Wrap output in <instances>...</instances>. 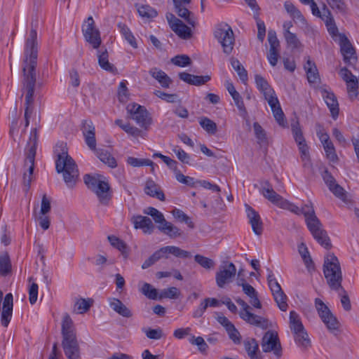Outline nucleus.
I'll return each mask as SVG.
<instances>
[{"instance_id": "1", "label": "nucleus", "mask_w": 359, "mask_h": 359, "mask_svg": "<svg viewBox=\"0 0 359 359\" xmlns=\"http://www.w3.org/2000/svg\"><path fill=\"white\" fill-rule=\"evenodd\" d=\"M37 33L34 29L29 32L26 41L25 59L22 67V91L25 95V127L29 124V118L33 112L34 93L36 81V67L37 65Z\"/></svg>"}, {"instance_id": "2", "label": "nucleus", "mask_w": 359, "mask_h": 359, "mask_svg": "<svg viewBox=\"0 0 359 359\" xmlns=\"http://www.w3.org/2000/svg\"><path fill=\"white\" fill-rule=\"evenodd\" d=\"M57 155L55 169L57 173H62L63 180L69 188H73L78 181L79 172L74 160L68 154L67 145L64 142L56 145Z\"/></svg>"}, {"instance_id": "3", "label": "nucleus", "mask_w": 359, "mask_h": 359, "mask_svg": "<svg viewBox=\"0 0 359 359\" xmlns=\"http://www.w3.org/2000/svg\"><path fill=\"white\" fill-rule=\"evenodd\" d=\"M62 346L67 359H81L80 347L76 338L74 323L69 315L62 322Z\"/></svg>"}, {"instance_id": "4", "label": "nucleus", "mask_w": 359, "mask_h": 359, "mask_svg": "<svg viewBox=\"0 0 359 359\" xmlns=\"http://www.w3.org/2000/svg\"><path fill=\"white\" fill-rule=\"evenodd\" d=\"M255 79L257 87L264 94L271 109L275 119L280 126L284 127L285 126V116L274 90L270 87L267 81L261 75L256 74Z\"/></svg>"}, {"instance_id": "5", "label": "nucleus", "mask_w": 359, "mask_h": 359, "mask_svg": "<svg viewBox=\"0 0 359 359\" xmlns=\"http://www.w3.org/2000/svg\"><path fill=\"white\" fill-rule=\"evenodd\" d=\"M37 130L36 128H34L31 131L29 140L27 142L25 150V159L24 166L27 167V170L23 173L22 183L24 185V191L25 192L29 191L32 180L37 147Z\"/></svg>"}, {"instance_id": "6", "label": "nucleus", "mask_w": 359, "mask_h": 359, "mask_svg": "<svg viewBox=\"0 0 359 359\" xmlns=\"http://www.w3.org/2000/svg\"><path fill=\"white\" fill-rule=\"evenodd\" d=\"M323 273L329 286L334 290L341 287L342 274L339 262L332 253L326 255L323 264Z\"/></svg>"}, {"instance_id": "7", "label": "nucleus", "mask_w": 359, "mask_h": 359, "mask_svg": "<svg viewBox=\"0 0 359 359\" xmlns=\"http://www.w3.org/2000/svg\"><path fill=\"white\" fill-rule=\"evenodd\" d=\"M290 327L293 332L295 342L304 349L311 346V341L305 331L299 316L294 311L290 313Z\"/></svg>"}, {"instance_id": "8", "label": "nucleus", "mask_w": 359, "mask_h": 359, "mask_svg": "<svg viewBox=\"0 0 359 359\" xmlns=\"http://www.w3.org/2000/svg\"><path fill=\"white\" fill-rule=\"evenodd\" d=\"M214 36L221 44L224 53H231L235 43V37L231 27L226 23L218 25L215 31Z\"/></svg>"}, {"instance_id": "9", "label": "nucleus", "mask_w": 359, "mask_h": 359, "mask_svg": "<svg viewBox=\"0 0 359 359\" xmlns=\"http://www.w3.org/2000/svg\"><path fill=\"white\" fill-rule=\"evenodd\" d=\"M315 306L319 316L325 324L327 328L330 332L337 335L339 327V323L337 318L320 299L316 298L315 299Z\"/></svg>"}, {"instance_id": "10", "label": "nucleus", "mask_w": 359, "mask_h": 359, "mask_svg": "<svg viewBox=\"0 0 359 359\" xmlns=\"http://www.w3.org/2000/svg\"><path fill=\"white\" fill-rule=\"evenodd\" d=\"M82 33L85 40L94 49H97L100 46L102 43L100 32L95 27V23L92 16H89L83 22Z\"/></svg>"}, {"instance_id": "11", "label": "nucleus", "mask_w": 359, "mask_h": 359, "mask_svg": "<svg viewBox=\"0 0 359 359\" xmlns=\"http://www.w3.org/2000/svg\"><path fill=\"white\" fill-rule=\"evenodd\" d=\"M236 303L241 306L243 310L240 312V317L250 323L262 329H267L269 327V320L262 316L255 315L250 311V306L241 298L236 299Z\"/></svg>"}, {"instance_id": "12", "label": "nucleus", "mask_w": 359, "mask_h": 359, "mask_svg": "<svg viewBox=\"0 0 359 359\" xmlns=\"http://www.w3.org/2000/svg\"><path fill=\"white\" fill-rule=\"evenodd\" d=\"M127 111L132 116V118L145 130H147L151 124L152 118L144 107L136 103H131L127 106Z\"/></svg>"}, {"instance_id": "13", "label": "nucleus", "mask_w": 359, "mask_h": 359, "mask_svg": "<svg viewBox=\"0 0 359 359\" xmlns=\"http://www.w3.org/2000/svg\"><path fill=\"white\" fill-rule=\"evenodd\" d=\"M262 348L264 353L273 352L278 359L282 355V348L276 332L267 331L262 339Z\"/></svg>"}, {"instance_id": "14", "label": "nucleus", "mask_w": 359, "mask_h": 359, "mask_svg": "<svg viewBox=\"0 0 359 359\" xmlns=\"http://www.w3.org/2000/svg\"><path fill=\"white\" fill-rule=\"evenodd\" d=\"M314 239L325 249H330L332 243L327 231L323 229V224L318 219H314L312 223L306 225Z\"/></svg>"}, {"instance_id": "15", "label": "nucleus", "mask_w": 359, "mask_h": 359, "mask_svg": "<svg viewBox=\"0 0 359 359\" xmlns=\"http://www.w3.org/2000/svg\"><path fill=\"white\" fill-rule=\"evenodd\" d=\"M236 273V268L231 262H225L219 268L215 275L217 285L222 288L224 285L231 281V279Z\"/></svg>"}, {"instance_id": "16", "label": "nucleus", "mask_w": 359, "mask_h": 359, "mask_svg": "<svg viewBox=\"0 0 359 359\" xmlns=\"http://www.w3.org/2000/svg\"><path fill=\"white\" fill-rule=\"evenodd\" d=\"M339 75L346 82L349 98L352 100L357 98L358 95V81L357 77L346 67L340 69Z\"/></svg>"}, {"instance_id": "17", "label": "nucleus", "mask_w": 359, "mask_h": 359, "mask_svg": "<svg viewBox=\"0 0 359 359\" xmlns=\"http://www.w3.org/2000/svg\"><path fill=\"white\" fill-rule=\"evenodd\" d=\"M339 46L344 62L348 65H353L357 61L355 49L344 34H339Z\"/></svg>"}, {"instance_id": "18", "label": "nucleus", "mask_w": 359, "mask_h": 359, "mask_svg": "<svg viewBox=\"0 0 359 359\" xmlns=\"http://www.w3.org/2000/svg\"><path fill=\"white\" fill-rule=\"evenodd\" d=\"M166 19L171 29L181 39H187L191 36V29L171 13L166 14Z\"/></svg>"}, {"instance_id": "19", "label": "nucleus", "mask_w": 359, "mask_h": 359, "mask_svg": "<svg viewBox=\"0 0 359 359\" xmlns=\"http://www.w3.org/2000/svg\"><path fill=\"white\" fill-rule=\"evenodd\" d=\"M167 254H172L176 257L187 258L190 257V252L184 250H182L177 246H165L160 248L154 252L150 257L152 260L156 263L160 259L163 257L168 258Z\"/></svg>"}, {"instance_id": "20", "label": "nucleus", "mask_w": 359, "mask_h": 359, "mask_svg": "<svg viewBox=\"0 0 359 359\" xmlns=\"http://www.w3.org/2000/svg\"><path fill=\"white\" fill-rule=\"evenodd\" d=\"M260 192L265 198L276 205H283L285 204L284 198L278 194L272 187V185L268 180H263L260 182Z\"/></svg>"}, {"instance_id": "21", "label": "nucleus", "mask_w": 359, "mask_h": 359, "mask_svg": "<svg viewBox=\"0 0 359 359\" xmlns=\"http://www.w3.org/2000/svg\"><path fill=\"white\" fill-rule=\"evenodd\" d=\"M268 41L270 45V49L267 54V59L270 65L274 67L276 65L278 60L280 48V42L274 30H269L268 32Z\"/></svg>"}, {"instance_id": "22", "label": "nucleus", "mask_w": 359, "mask_h": 359, "mask_svg": "<svg viewBox=\"0 0 359 359\" xmlns=\"http://www.w3.org/2000/svg\"><path fill=\"white\" fill-rule=\"evenodd\" d=\"M245 208L247 217L252 226L253 232L256 235H261L263 231V223L259 213L247 204L245 205Z\"/></svg>"}, {"instance_id": "23", "label": "nucleus", "mask_w": 359, "mask_h": 359, "mask_svg": "<svg viewBox=\"0 0 359 359\" xmlns=\"http://www.w3.org/2000/svg\"><path fill=\"white\" fill-rule=\"evenodd\" d=\"M131 221L136 229H140L144 233L151 234L154 230V225L151 219L146 216L134 215Z\"/></svg>"}, {"instance_id": "24", "label": "nucleus", "mask_w": 359, "mask_h": 359, "mask_svg": "<svg viewBox=\"0 0 359 359\" xmlns=\"http://www.w3.org/2000/svg\"><path fill=\"white\" fill-rule=\"evenodd\" d=\"M13 295L11 293L6 294L3 302V309L1 312V324L4 327H7L12 316L13 311Z\"/></svg>"}, {"instance_id": "25", "label": "nucleus", "mask_w": 359, "mask_h": 359, "mask_svg": "<svg viewBox=\"0 0 359 359\" xmlns=\"http://www.w3.org/2000/svg\"><path fill=\"white\" fill-rule=\"evenodd\" d=\"M98 198L100 205L107 206L109 205L111 199V194L110 192V187L107 182H102L93 191Z\"/></svg>"}, {"instance_id": "26", "label": "nucleus", "mask_w": 359, "mask_h": 359, "mask_svg": "<svg viewBox=\"0 0 359 359\" xmlns=\"http://www.w3.org/2000/svg\"><path fill=\"white\" fill-rule=\"evenodd\" d=\"M144 191L147 195L152 198H156L161 201L165 200V194L161 187L151 179L146 181Z\"/></svg>"}, {"instance_id": "27", "label": "nucleus", "mask_w": 359, "mask_h": 359, "mask_svg": "<svg viewBox=\"0 0 359 359\" xmlns=\"http://www.w3.org/2000/svg\"><path fill=\"white\" fill-rule=\"evenodd\" d=\"M322 96L329 108L331 116L334 119H336L339 116V104L337 99L332 92H329L326 90H323Z\"/></svg>"}, {"instance_id": "28", "label": "nucleus", "mask_w": 359, "mask_h": 359, "mask_svg": "<svg viewBox=\"0 0 359 359\" xmlns=\"http://www.w3.org/2000/svg\"><path fill=\"white\" fill-rule=\"evenodd\" d=\"M322 20L324 21L329 34L332 36H336L338 33V28L336 26L335 22H334L333 16L331 13V11L329 10V8L327 7V6L325 4H323V6Z\"/></svg>"}, {"instance_id": "29", "label": "nucleus", "mask_w": 359, "mask_h": 359, "mask_svg": "<svg viewBox=\"0 0 359 359\" xmlns=\"http://www.w3.org/2000/svg\"><path fill=\"white\" fill-rule=\"evenodd\" d=\"M149 74L156 79L163 88H168L172 83V80L163 70L153 67L149 72Z\"/></svg>"}, {"instance_id": "30", "label": "nucleus", "mask_w": 359, "mask_h": 359, "mask_svg": "<svg viewBox=\"0 0 359 359\" xmlns=\"http://www.w3.org/2000/svg\"><path fill=\"white\" fill-rule=\"evenodd\" d=\"M109 306L115 312L124 318H130L133 316L132 311L118 299H111L109 301Z\"/></svg>"}, {"instance_id": "31", "label": "nucleus", "mask_w": 359, "mask_h": 359, "mask_svg": "<svg viewBox=\"0 0 359 359\" xmlns=\"http://www.w3.org/2000/svg\"><path fill=\"white\" fill-rule=\"evenodd\" d=\"M304 69L306 72L308 81L310 83H316L320 81V76L316 64L310 59H308L304 65Z\"/></svg>"}, {"instance_id": "32", "label": "nucleus", "mask_w": 359, "mask_h": 359, "mask_svg": "<svg viewBox=\"0 0 359 359\" xmlns=\"http://www.w3.org/2000/svg\"><path fill=\"white\" fill-rule=\"evenodd\" d=\"M174 7L175 12L180 18H184L189 25L195 26L196 20L194 15L182 4H174Z\"/></svg>"}, {"instance_id": "33", "label": "nucleus", "mask_w": 359, "mask_h": 359, "mask_svg": "<svg viewBox=\"0 0 359 359\" xmlns=\"http://www.w3.org/2000/svg\"><path fill=\"white\" fill-rule=\"evenodd\" d=\"M95 153L97 158L109 167L114 168L117 166L116 160L108 151L103 149H98Z\"/></svg>"}, {"instance_id": "34", "label": "nucleus", "mask_w": 359, "mask_h": 359, "mask_svg": "<svg viewBox=\"0 0 359 359\" xmlns=\"http://www.w3.org/2000/svg\"><path fill=\"white\" fill-rule=\"evenodd\" d=\"M158 228L161 232L168 235L170 238H177L182 235V231L178 227L174 226L166 220L159 225Z\"/></svg>"}, {"instance_id": "35", "label": "nucleus", "mask_w": 359, "mask_h": 359, "mask_svg": "<svg viewBox=\"0 0 359 359\" xmlns=\"http://www.w3.org/2000/svg\"><path fill=\"white\" fill-rule=\"evenodd\" d=\"M245 348L250 359H262V356L258 353L259 345L255 339L245 341Z\"/></svg>"}, {"instance_id": "36", "label": "nucleus", "mask_w": 359, "mask_h": 359, "mask_svg": "<svg viewBox=\"0 0 359 359\" xmlns=\"http://www.w3.org/2000/svg\"><path fill=\"white\" fill-rule=\"evenodd\" d=\"M98 64L100 67L106 71L113 72L114 67L112 64L109 62V54L107 50L105 49L104 51H99L97 53Z\"/></svg>"}, {"instance_id": "37", "label": "nucleus", "mask_w": 359, "mask_h": 359, "mask_svg": "<svg viewBox=\"0 0 359 359\" xmlns=\"http://www.w3.org/2000/svg\"><path fill=\"white\" fill-rule=\"evenodd\" d=\"M118 27L120 29L121 33L123 34L126 40L130 43V45L134 48H137V43L136 42V39L130 29L123 23L119 22L117 25Z\"/></svg>"}, {"instance_id": "38", "label": "nucleus", "mask_w": 359, "mask_h": 359, "mask_svg": "<svg viewBox=\"0 0 359 359\" xmlns=\"http://www.w3.org/2000/svg\"><path fill=\"white\" fill-rule=\"evenodd\" d=\"M231 65L234 70L237 72L240 79L243 83H245L248 79V72L244 67L241 65L238 60L231 58Z\"/></svg>"}, {"instance_id": "39", "label": "nucleus", "mask_w": 359, "mask_h": 359, "mask_svg": "<svg viewBox=\"0 0 359 359\" xmlns=\"http://www.w3.org/2000/svg\"><path fill=\"white\" fill-rule=\"evenodd\" d=\"M127 163L133 167H141V166H151V170H154V163L147 158H137L132 156H129L127 158Z\"/></svg>"}, {"instance_id": "40", "label": "nucleus", "mask_w": 359, "mask_h": 359, "mask_svg": "<svg viewBox=\"0 0 359 359\" xmlns=\"http://www.w3.org/2000/svg\"><path fill=\"white\" fill-rule=\"evenodd\" d=\"M11 272V263L8 254L0 256V275L6 276Z\"/></svg>"}, {"instance_id": "41", "label": "nucleus", "mask_w": 359, "mask_h": 359, "mask_svg": "<svg viewBox=\"0 0 359 359\" xmlns=\"http://www.w3.org/2000/svg\"><path fill=\"white\" fill-rule=\"evenodd\" d=\"M301 214L304 215L306 225L312 223V221L314 219H318L311 205H305L302 207L301 208Z\"/></svg>"}, {"instance_id": "42", "label": "nucleus", "mask_w": 359, "mask_h": 359, "mask_svg": "<svg viewBox=\"0 0 359 359\" xmlns=\"http://www.w3.org/2000/svg\"><path fill=\"white\" fill-rule=\"evenodd\" d=\"M200 126L208 133L214 135L217 132V124L207 117L201 118L199 121Z\"/></svg>"}, {"instance_id": "43", "label": "nucleus", "mask_w": 359, "mask_h": 359, "mask_svg": "<svg viewBox=\"0 0 359 359\" xmlns=\"http://www.w3.org/2000/svg\"><path fill=\"white\" fill-rule=\"evenodd\" d=\"M172 215L175 219L180 220L182 222H184L185 224H187V226L190 229L194 228V226H195L194 224L191 220V218L187 214H185L182 210H181L180 209H175L172 211Z\"/></svg>"}, {"instance_id": "44", "label": "nucleus", "mask_w": 359, "mask_h": 359, "mask_svg": "<svg viewBox=\"0 0 359 359\" xmlns=\"http://www.w3.org/2000/svg\"><path fill=\"white\" fill-rule=\"evenodd\" d=\"M144 213L152 217L155 222L160 224V225L165 220L164 215L156 208L153 207H149L144 210Z\"/></svg>"}, {"instance_id": "45", "label": "nucleus", "mask_w": 359, "mask_h": 359, "mask_svg": "<svg viewBox=\"0 0 359 359\" xmlns=\"http://www.w3.org/2000/svg\"><path fill=\"white\" fill-rule=\"evenodd\" d=\"M140 15L142 18H153L157 15L156 11L148 5H142L137 8Z\"/></svg>"}, {"instance_id": "46", "label": "nucleus", "mask_w": 359, "mask_h": 359, "mask_svg": "<svg viewBox=\"0 0 359 359\" xmlns=\"http://www.w3.org/2000/svg\"><path fill=\"white\" fill-rule=\"evenodd\" d=\"M273 297V299L275 302H276L278 308L283 311H285L287 309V296L284 293L283 290L280 291L278 293L272 294Z\"/></svg>"}, {"instance_id": "47", "label": "nucleus", "mask_w": 359, "mask_h": 359, "mask_svg": "<svg viewBox=\"0 0 359 359\" xmlns=\"http://www.w3.org/2000/svg\"><path fill=\"white\" fill-rule=\"evenodd\" d=\"M194 260L205 269H210L215 266V262L212 259L201 255H195Z\"/></svg>"}, {"instance_id": "48", "label": "nucleus", "mask_w": 359, "mask_h": 359, "mask_svg": "<svg viewBox=\"0 0 359 359\" xmlns=\"http://www.w3.org/2000/svg\"><path fill=\"white\" fill-rule=\"evenodd\" d=\"M141 292L150 299H156L158 298L157 290L149 283H144L141 288Z\"/></svg>"}, {"instance_id": "49", "label": "nucleus", "mask_w": 359, "mask_h": 359, "mask_svg": "<svg viewBox=\"0 0 359 359\" xmlns=\"http://www.w3.org/2000/svg\"><path fill=\"white\" fill-rule=\"evenodd\" d=\"M299 147V150L301 153L302 160L304 162V165L306 166L310 163L309 147L306 144V140H303L297 143Z\"/></svg>"}, {"instance_id": "50", "label": "nucleus", "mask_w": 359, "mask_h": 359, "mask_svg": "<svg viewBox=\"0 0 359 359\" xmlns=\"http://www.w3.org/2000/svg\"><path fill=\"white\" fill-rule=\"evenodd\" d=\"M330 8L339 13H345L347 6L344 0H326Z\"/></svg>"}, {"instance_id": "51", "label": "nucleus", "mask_w": 359, "mask_h": 359, "mask_svg": "<svg viewBox=\"0 0 359 359\" xmlns=\"http://www.w3.org/2000/svg\"><path fill=\"white\" fill-rule=\"evenodd\" d=\"M93 303V300L90 299H81L75 304V309L78 313H83L89 310Z\"/></svg>"}, {"instance_id": "52", "label": "nucleus", "mask_w": 359, "mask_h": 359, "mask_svg": "<svg viewBox=\"0 0 359 359\" xmlns=\"http://www.w3.org/2000/svg\"><path fill=\"white\" fill-rule=\"evenodd\" d=\"M171 62L176 66L184 67L191 65V60L187 55H178L171 59Z\"/></svg>"}, {"instance_id": "53", "label": "nucleus", "mask_w": 359, "mask_h": 359, "mask_svg": "<svg viewBox=\"0 0 359 359\" xmlns=\"http://www.w3.org/2000/svg\"><path fill=\"white\" fill-rule=\"evenodd\" d=\"M180 294V290L175 287H170L161 291L158 298L177 299Z\"/></svg>"}, {"instance_id": "54", "label": "nucleus", "mask_w": 359, "mask_h": 359, "mask_svg": "<svg viewBox=\"0 0 359 359\" xmlns=\"http://www.w3.org/2000/svg\"><path fill=\"white\" fill-rule=\"evenodd\" d=\"M284 37L287 45L292 48H297L300 46L301 43L295 34L287 31V32H284Z\"/></svg>"}, {"instance_id": "55", "label": "nucleus", "mask_w": 359, "mask_h": 359, "mask_svg": "<svg viewBox=\"0 0 359 359\" xmlns=\"http://www.w3.org/2000/svg\"><path fill=\"white\" fill-rule=\"evenodd\" d=\"M323 146L325 151L327 158L332 162H336L338 160V157L336 154L335 148L334 147L332 142L331 141L327 144H323Z\"/></svg>"}, {"instance_id": "56", "label": "nucleus", "mask_w": 359, "mask_h": 359, "mask_svg": "<svg viewBox=\"0 0 359 359\" xmlns=\"http://www.w3.org/2000/svg\"><path fill=\"white\" fill-rule=\"evenodd\" d=\"M83 180L88 188L90 189L92 191H93L98 187V184H100V183L103 182L102 180H100L90 175H86L83 177Z\"/></svg>"}, {"instance_id": "57", "label": "nucleus", "mask_w": 359, "mask_h": 359, "mask_svg": "<svg viewBox=\"0 0 359 359\" xmlns=\"http://www.w3.org/2000/svg\"><path fill=\"white\" fill-rule=\"evenodd\" d=\"M291 129H292L293 137L297 143L301 141L303 142V140H305L299 122L297 121L294 123H292Z\"/></svg>"}, {"instance_id": "58", "label": "nucleus", "mask_w": 359, "mask_h": 359, "mask_svg": "<svg viewBox=\"0 0 359 359\" xmlns=\"http://www.w3.org/2000/svg\"><path fill=\"white\" fill-rule=\"evenodd\" d=\"M330 191L337 198L343 201H346V192L342 187L337 183L332 187H330Z\"/></svg>"}, {"instance_id": "59", "label": "nucleus", "mask_w": 359, "mask_h": 359, "mask_svg": "<svg viewBox=\"0 0 359 359\" xmlns=\"http://www.w3.org/2000/svg\"><path fill=\"white\" fill-rule=\"evenodd\" d=\"M154 94L156 95L158 97L161 98V100L170 103L175 102L177 98V94H168L158 90H156L154 92Z\"/></svg>"}, {"instance_id": "60", "label": "nucleus", "mask_w": 359, "mask_h": 359, "mask_svg": "<svg viewBox=\"0 0 359 359\" xmlns=\"http://www.w3.org/2000/svg\"><path fill=\"white\" fill-rule=\"evenodd\" d=\"M230 339H231L234 344H239L241 341V337L239 332L235 327L234 325L231 326V327L227 328L226 330Z\"/></svg>"}, {"instance_id": "61", "label": "nucleus", "mask_w": 359, "mask_h": 359, "mask_svg": "<svg viewBox=\"0 0 359 359\" xmlns=\"http://www.w3.org/2000/svg\"><path fill=\"white\" fill-rule=\"evenodd\" d=\"M83 136L95 134V127L91 121L85 120L82 123L81 128Z\"/></svg>"}, {"instance_id": "62", "label": "nucleus", "mask_w": 359, "mask_h": 359, "mask_svg": "<svg viewBox=\"0 0 359 359\" xmlns=\"http://www.w3.org/2000/svg\"><path fill=\"white\" fill-rule=\"evenodd\" d=\"M190 343L191 344L196 345L201 352H205L208 348V344L201 337H195L193 336L190 339Z\"/></svg>"}, {"instance_id": "63", "label": "nucleus", "mask_w": 359, "mask_h": 359, "mask_svg": "<svg viewBox=\"0 0 359 359\" xmlns=\"http://www.w3.org/2000/svg\"><path fill=\"white\" fill-rule=\"evenodd\" d=\"M143 332L146 334V336L151 339H160L163 337L162 330L158 329H144Z\"/></svg>"}, {"instance_id": "64", "label": "nucleus", "mask_w": 359, "mask_h": 359, "mask_svg": "<svg viewBox=\"0 0 359 359\" xmlns=\"http://www.w3.org/2000/svg\"><path fill=\"white\" fill-rule=\"evenodd\" d=\"M317 128L316 134L322 144L323 145L331 142L329 135L324 131L323 126L320 124H318Z\"/></svg>"}]
</instances>
